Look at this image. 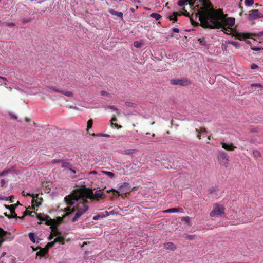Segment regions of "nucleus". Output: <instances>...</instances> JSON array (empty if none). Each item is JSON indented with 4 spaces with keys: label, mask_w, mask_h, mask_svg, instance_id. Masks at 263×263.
Masks as SVG:
<instances>
[{
    "label": "nucleus",
    "mask_w": 263,
    "mask_h": 263,
    "mask_svg": "<svg viewBox=\"0 0 263 263\" xmlns=\"http://www.w3.org/2000/svg\"><path fill=\"white\" fill-rule=\"evenodd\" d=\"M64 211L65 212H66V213H67L70 212V211H72V209H71L69 207H67V208H65Z\"/></svg>",
    "instance_id": "obj_53"
},
{
    "label": "nucleus",
    "mask_w": 263,
    "mask_h": 263,
    "mask_svg": "<svg viewBox=\"0 0 263 263\" xmlns=\"http://www.w3.org/2000/svg\"><path fill=\"white\" fill-rule=\"evenodd\" d=\"M250 67L252 69H255L258 68V66L256 64L254 63L252 64L251 65Z\"/></svg>",
    "instance_id": "obj_47"
},
{
    "label": "nucleus",
    "mask_w": 263,
    "mask_h": 263,
    "mask_svg": "<svg viewBox=\"0 0 263 263\" xmlns=\"http://www.w3.org/2000/svg\"><path fill=\"white\" fill-rule=\"evenodd\" d=\"M220 144L222 146V147L224 149L228 151H233L236 148L233 143H231L230 144H227L224 142H220Z\"/></svg>",
    "instance_id": "obj_12"
},
{
    "label": "nucleus",
    "mask_w": 263,
    "mask_h": 263,
    "mask_svg": "<svg viewBox=\"0 0 263 263\" xmlns=\"http://www.w3.org/2000/svg\"><path fill=\"white\" fill-rule=\"evenodd\" d=\"M71 172H72L73 174H75L76 173V171L73 169H72L71 167L69 169Z\"/></svg>",
    "instance_id": "obj_62"
},
{
    "label": "nucleus",
    "mask_w": 263,
    "mask_h": 263,
    "mask_svg": "<svg viewBox=\"0 0 263 263\" xmlns=\"http://www.w3.org/2000/svg\"><path fill=\"white\" fill-rule=\"evenodd\" d=\"M181 15H183L185 16L190 17V13L184 9V12L180 13Z\"/></svg>",
    "instance_id": "obj_44"
},
{
    "label": "nucleus",
    "mask_w": 263,
    "mask_h": 263,
    "mask_svg": "<svg viewBox=\"0 0 263 263\" xmlns=\"http://www.w3.org/2000/svg\"><path fill=\"white\" fill-rule=\"evenodd\" d=\"M27 196H31L32 197L33 199L32 200V203H35L36 206L39 207L41 205V202H37V200H35V198H38L39 194H36L34 195V194H31L30 193H27Z\"/></svg>",
    "instance_id": "obj_16"
},
{
    "label": "nucleus",
    "mask_w": 263,
    "mask_h": 263,
    "mask_svg": "<svg viewBox=\"0 0 263 263\" xmlns=\"http://www.w3.org/2000/svg\"><path fill=\"white\" fill-rule=\"evenodd\" d=\"M117 120V118L115 117H112V119H111V126H112L113 125H115V127H118V125L116 123H115L114 124L113 122H115Z\"/></svg>",
    "instance_id": "obj_40"
},
{
    "label": "nucleus",
    "mask_w": 263,
    "mask_h": 263,
    "mask_svg": "<svg viewBox=\"0 0 263 263\" xmlns=\"http://www.w3.org/2000/svg\"><path fill=\"white\" fill-rule=\"evenodd\" d=\"M222 31L227 34H232L233 36L235 37L239 40L246 39H252L253 36H256L255 34H250L248 33H240L237 32L235 30H233L232 28L230 27L223 26L221 28Z\"/></svg>",
    "instance_id": "obj_6"
},
{
    "label": "nucleus",
    "mask_w": 263,
    "mask_h": 263,
    "mask_svg": "<svg viewBox=\"0 0 263 263\" xmlns=\"http://www.w3.org/2000/svg\"><path fill=\"white\" fill-rule=\"evenodd\" d=\"M50 228L51 230L52 235L53 236L61 235V232L59 231L56 224L50 226Z\"/></svg>",
    "instance_id": "obj_15"
},
{
    "label": "nucleus",
    "mask_w": 263,
    "mask_h": 263,
    "mask_svg": "<svg viewBox=\"0 0 263 263\" xmlns=\"http://www.w3.org/2000/svg\"><path fill=\"white\" fill-rule=\"evenodd\" d=\"M251 50L253 51H259L261 50L262 48L261 47H252L251 46Z\"/></svg>",
    "instance_id": "obj_46"
},
{
    "label": "nucleus",
    "mask_w": 263,
    "mask_h": 263,
    "mask_svg": "<svg viewBox=\"0 0 263 263\" xmlns=\"http://www.w3.org/2000/svg\"><path fill=\"white\" fill-rule=\"evenodd\" d=\"M201 3L202 6L197 10V12L195 14V18L198 17L200 22V26L206 28L216 18L219 10H215L212 4L209 0H198Z\"/></svg>",
    "instance_id": "obj_1"
},
{
    "label": "nucleus",
    "mask_w": 263,
    "mask_h": 263,
    "mask_svg": "<svg viewBox=\"0 0 263 263\" xmlns=\"http://www.w3.org/2000/svg\"><path fill=\"white\" fill-rule=\"evenodd\" d=\"M258 36H263V31L259 32L257 35Z\"/></svg>",
    "instance_id": "obj_61"
},
{
    "label": "nucleus",
    "mask_w": 263,
    "mask_h": 263,
    "mask_svg": "<svg viewBox=\"0 0 263 263\" xmlns=\"http://www.w3.org/2000/svg\"><path fill=\"white\" fill-rule=\"evenodd\" d=\"M164 247L166 250L174 251L176 249V246L173 242H169L164 244Z\"/></svg>",
    "instance_id": "obj_14"
},
{
    "label": "nucleus",
    "mask_w": 263,
    "mask_h": 263,
    "mask_svg": "<svg viewBox=\"0 0 263 263\" xmlns=\"http://www.w3.org/2000/svg\"><path fill=\"white\" fill-rule=\"evenodd\" d=\"M201 45H203L205 44V41L204 38H200L198 39Z\"/></svg>",
    "instance_id": "obj_42"
},
{
    "label": "nucleus",
    "mask_w": 263,
    "mask_h": 263,
    "mask_svg": "<svg viewBox=\"0 0 263 263\" xmlns=\"http://www.w3.org/2000/svg\"><path fill=\"white\" fill-rule=\"evenodd\" d=\"M30 240L33 243L35 242V236L33 233L30 232L28 234Z\"/></svg>",
    "instance_id": "obj_30"
},
{
    "label": "nucleus",
    "mask_w": 263,
    "mask_h": 263,
    "mask_svg": "<svg viewBox=\"0 0 263 263\" xmlns=\"http://www.w3.org/2000/svg\"><path fill=\"white\" fill-rule=\"evenodd\" d=\"M150 17L155 18L156 20H159L160 18H161V16L157 13H152L150 15Z\"/></svg>",
    "instance_id": "obj_27"
},
{
    "label": "nucleus",
    "mask_w": 263,
    "mask_h": 263,
    "mask_svg": "<svg viewBox=\"0 0 263 263\" xmlns=\"http://www.w3.org/2000/svg\"><path fill=\"white\" fill-rule=\"evenodd\" d=\"M5 241V239H0V247L2 246L3 243Z\"/></svg>",
    "instance_id": "obj_59"
},
{
    "label": "nucleus",
    "mask_w": 263,
    "mask_h": 263,
    "mask_svg": "<svg viewBox=\"0 0 263 263\" xmlns=\"http://www.w3.org/2000/svg\"><path fill=\"white\" fill-rule=\"evenodd\" d=\"M49 88L51 91L57 92H60V93L63 94L68 97H72L73 96V93L70 91L60 90L57 87H56L55 86H50L49 87Z\"/></svg>",
    "instance_id": "obj_10"
},
{
    "label": "nucleus",
    "mask_w": 263,
    "mask_h": 263,
    "mask_svg": "<svg viewBox=\"0 0 263 263\" xmlns=\"http://www.w3.org/2000/svg\"><path fill=\"white\" fill-rule=\"evenodd\" d=\"M195 132L197 133V138L198 139H201V133H206L207 131H206V129L205 127H200V129L195 128Z\"/></svg>",
    "instance_id": "obj_19"
},
{
    "label": "nucleus",
    "mask_w": 263,
    "mask_h": 263,
    "mask_svg": "<svg viewBox=\"0 0 263 263\" xmlns=\"http://www.w3.org/2000/svg\"><path fill=\"white\" fill-rule=\"evenodd\" d=\"M45 221V224L47 226H52L56 224V221L54 219H51L50 217L49 218H47Z\"/></svg>",
    "instance_id": "obj_20"
},
{
    "label": "nucleus",
    "mask_w": 263,
    "mask_h": 263,
    "mask_svg": "<svg viewBox=\"0 0 263 263\" xmlns=\"http://www.w3.org/2000/svg\"><path fill=\"white\" fill-rule=\"evenodd\" d=\"M8 234L7 231H4L2 228H0V238L4 239V237Z\"/></svg>",
    "instance_id": "obj_29"
},
{
    "label": "nucleus",
    "mask_w": 263,
    "mask_h": 263,
    "mask_svg": "<svg viewBox=\"0 0 263 263\" xmlns=\"http://www.w3.org/2000/svg\"><path fill=\"white\" fill-rule=\"evenodd\" d=\"M179 212V209L173 208L164 211V213H176Z\"/></svg>",
    "instance_id": "obj_24"
},
{
    "label": "nucleus",
    "mask_w": 263,
    "mask_h": 263,
    "mask_svg": "<svg viewBox=\"0 0 263 263\" xmlns=\"http://www.w3.org/2000/svg\"><path fill=\"white\" fill-rule=\"evenodd\" d=\"M54 242H59L60 243H62V245H64L65 243V239L63 236H58L55 238V239L54 240Z\"/></svg>",
    "instance_id": "obj_23"
},
{
    "label": "nucleus",
    "mask_w": 263,
    "mask_h": 263,
    "mask_svg": "<svg viewBox=\"0 0 263 263\" xmlns=\"http://www.w3.org/2000/svg\"><path fill=\"white\" fill-rule=\"evenodd\" d=\"M36 217L39 220L42 221H44L47 219V218H49V216L48 215H44L42 216L41 214H37Z\"/></svg>",
    "instance_id": "obj_22"
},
{
    "label": "nucleus",
    "mask_w": 263,
    "mask_h": 263,
    "mask_svg": "<svg viewBox=\"0 0 263 263\" xmlns=\"http://www.w3.org/2000/svg\"><path fill=\"white\" fill-rule=\"evenodd\" d=\"M39 252H37L36 254V256L43 257L48 252V248H40Z\"/></svg>",
    "instance_id": "obj_18"
},
{
    "label": "nucleus",
    "mask_w": 263,
    "mask_h": 263,
    "mask_svg": "<svg viewBox=\"0 0 263 263\" xmlns=\"http://www.w3.org/2000/svg\"><path fill=\"white\" fill-rule=\"evenodd\" d=\"M7 26L8 27H13L15 26V24L13 22H9L7 23Z\"/></svg>",
    "instance_id": "obj_52"
},
{
    "label": "nucleus",
    "mask_w": 263,
    "mask_h": 263,
    "mask_svg": "<svg viewBox=\"0 0 263 263\" xmlns=\"http://www.w3.org/2000/svg\"><path fill=\"white\" fill-rule=\"evenodd\" d=\"M218 163L222 166L227 167L229 164V157L224 151H219L217 156Z\"/></svg>",
    "instance_id": "obj_7"
},
{
    "label": "nucleus",
    "mask_w": 263,
    "mask_h": 263,
    "mask_svg": "<svg viewBox=\"0 0 263 263\" xmlns=\"http://www.w3.org/2000/svg\"><path fill=\"white\" fill-rule=\"evenodd\" d=\"M1 186H4L5 184V181L4 179L1 180Z\"/></svg>",
    "instance_id": "obj_57"
},
{
    "label": "nucleus",
    "mask_w": 263,
    "mask_h": 263,
    "mask_svg": "<svg viewBox=\"0 0 263 263\" xmlns=\"http://www.w3.org/2000/svg\"><path fill=\"white\" fill-rule=\"evenodd\" d=\"M177 4L179 6H183L188 4L190 5V1L189 0H179Z\"/></svg>",
    "instance_id": "obj_25"
},
{
    "label": "nucleus",
    "mask_w": 263,
    "mask_h": 263,
    "mask_svg": "<svg viewBox=\"0 0 263 263\" xmlns=\"http://www.w3.org/2000/svg\"><path fill=\"white\" fill-rule=\"evenodd\" d=\"M0 79L3 80L4 81H7V79L6 78H5V77H4L0 76Z\"/></svg>",
    "instance_id": "obj_60"
},
{
    "label": "nucleus",
    "mask_w": 263,
    "mask_h": 263,
    "mask_svg": "<svg viewBox=\"0 0 263 263\" xmlns=\"http://www.w3.org/2000/svg\"><path fill=\"white\" fill-rule=\"evenodd\" d=\"M62 167L63 168H68L69 169V168L71 166L70 164L67 162H62Z\"/></svg>",
    "instance_id": "obj_31"
},
{
    "label": "nucleus",
    "mask_w": 263,
    "mask_h": 263,
    "mask_svg": "<svg viewBox=\"0 0 263 263\" xmlns=\"http://www.w3.org/2000/svg\"><path fill=\"white\" fill-rule=\"evenodd\" d=\"M184 237L185 239L187 240H194L196 236L195 235L185 234L184 235Z\"/></svg>",
    "instance_id": "obj_28"
},
{
    "label": "nucleus",
    "mask_w": 263,
    "mask_h": 263,
    "mask_svg": "<svg viewBox=\"0 0 263 263\" xmlns=\"http://www.w3.org/2000/svg\"><path fill=\"white\" fill-rule=\"evenodd\" d=\"M54 236H53V235H52V234H51L50 236L49 237V239L50 240H51L54 237Z\"/></svg>",
    "instance_id": "obj_64"
},
{
    "label": "nucleus",
    "mask_w": 263,
    "mask_h": 263,
    "mask_svg": "<svg viewBox=\"0 0 263 263\" xmlns=\"http://www.w3.org/2000/svg\"><path fill=\"white\" fill-rule=\"evenodd\" d=\"M55 243V242H54V241L49 242L47 244L45 248H48V250L50 248L53 247L54 246Z\"/></svg>",
    "instance_id": "obj_38"
},
{
    "label": "nucleus",
    "mask_w": 263,
    "mask_h": 263,
    "mask_svg": "<svg viewBox=\"0 0 263 263\" xmlns=\"http://www.w3.org/2000/svg\"><path fill=\"white\" fill-rule=\"evenodd\" d=\"M170 83L173 85L184 86L191 84L190 81L186 78L173 79L170 80Z\"/></svg>",
    "instance_id": "obj_9"
},
{
    "label": "nucleus",
    "mask_w": 263,
    "mask_h": 263,
    "mask_svg": "<svg viewBox=\"0 0 263 263\" xmlns=\"http://www.w3.org/2000/svg\"><path fill=\"white\" fill-rule=\"evenodd\" d=\"M8 172H9L8 170H5L3 172L0 173V175L2 176H5L6 175H7L8 174Z\"/></svg>",
    "instance_id": "obj_45"
},
{
    "label": "nucleus",
    "mask_w": 263,
    "mask_h": 263,
    "mask_svg": "<svg viewBox=\"0 0 263 263\" xmlns=\"http://www.w3.org/2000/svg\"><path fill=\"white\" fill-rule=\"evenodd\" d=\"M102 173L103 174H106L109 178H110L111 179L114 178V177H115V174L112 172H107V171H102Z\"/></svg>",
    "instance_id": "obj_26"
},
{
    "label": "nucleus",
    "mask_w": 263,
    "mask_h": 263,
    "mask_svg": "<svg viewBox=\"0 0 263 263\" xmlns=\"http://www.w3.org/2000/svg\"><path fill=\"white\" fill-rule=\"evenodd\" d=\"M251 86L252 87H260L261 86V85L259 83H254V84H251Z\"/></svg>",
    "instance_id": "obj_49"
},
{
    "label": "nucleus",
    "mask_w": 263,
    "mask_h": 263,
    "mask_svg": "<svg viewBox=\"0 0 263 263\" xmlns=\"http://www.w3.org/2000/svg\"><path fill=\"white\" fill-rule=\"evenodd\" d=\"M181 220L184 221L186 223H189L190 222V218L188 216L182 217L181 218Z\"/></svg>",
    "instance_id": "obj_41"
},
{
    "label": "nucleus",
    "mask_w": 263,
    "mask_h": 263,
    "mask_svg": "<svg viewBox=\"0 0 263 263\" xmlns=\"http://www.w3.org/2000/svg\"><path fill=\"white\" fill-rule=\"evenodd\" d=\"M180 15H181V13H179L178 12H174L172 15H170L168 17V18L171 21H174V22H176L177 20V16Z\"/></svg>",
    "instance_id": "obj_21"
},
{
    "label": "nucleus",
    "mask_w": 263,
    "mask_h": 263,
    "mask_svg": "<svg viewBox=\"0 0 263 263\" xmlns=\"http://www.w3.org/2000/svg\"><path fill=\"white\" fill-rule=\"evenodd\" d=\"M91 135L93 136L103 137V134L102 133H99L96 134L95 133H92Z\"/></svg>",
    "instance_id": "obj_50"
},
{
    "label": "nucleus",
    "mask_w": 263,
    "mask_h": 263,
    "mask_svg": "<svg viewBox=\"0 0 263 263\" xmlns=\"http://www.w3.org/2000/svg\"><path fill=\"white\" fill-rule=\"evenodd\" d=\"M103 137H109L110 135L108 134H103Z\"/></svg>",
    "instance_id": "obj_63"
},
{
    "label": "nucleus",
    "mask_w": 263,
    "mask_h": 263,
    "mask_svg": "<svg viewBox=\"0 0 263 263\" xmlns=\"http://www.w3.org/2000/svg\"><path fill=\"white\" fill-rule=\"evenodd\" d=\"M25 213H26V214H28L30 216H32V217H33L34 216V215H36V214H37L34 211H26L25 212Z\"/></svg>",
    "instance_id": "obj_39"
},
{
    "label": "nucleus",
    "mask_w": 263,
    "mask_h": 263,
    "mask_svg": "<svg viewBox=\"0 0 263 263\" xmlns=\"http://www.w3.org/2000/svg\"><path fill=\"white\" fill-rule=\"evenodd\" d=\"M107 108H109V109H112V110H118L117 107L116 106H115V105H109L107 107Z\"/></svg>",
    "instance_id": "obj_43"
},
{
    "label": "nucleus",
    "mask_w": 263,
    "mask_h": 263,
    "mask_svg": "<svg viewBox=\"0 0 263 263\" xmlns=\"http://www.w3.org/2000/svg\"><path fill=\"white\" fill-rule=\"evenodd\" d=\"M66 216H65V215L63 216V217H58L57 218V219L55 220L56 221V226L57 224H60L61 222H62L63 220V218L64 217H65Z\"/></svg>",
    "instance_id": "obj_34"
},
{
    "label": "nucleus",
    "mask_w": 263,
    "mask_h": 263,
    "mask_svg": "<svg viewBox=\"0 0 263 263\" xmlns=\"http://www.w3.org/2000/svg\"><path fill=\"white\" fill-rule=\"evenodd\" d=\"M81 197H85L91 200L99 201L103 198V192L101 190L93 192L92 189L85 187L74 190L71 194L66 196L64 200L68 205L74 204V201H78Z\"/></svg>",
    "instance_id": "obj_2"
},
{
    "label": "nucleus",
    "mask_w": 263,
    "mask_h": 263,
    "mask_svg": "<svg viewBox=\"0 0 263 263\" xmlns=\"http://www.w3.org/2000/svg\"><path fill=\"white\" fill-rule=\"evenodd\" d=\"M253 155L255 158H259L261 157V153L257 150H254L253 152Z\"/></svg>",
    "instance_id": "obj_32"
},
{
    "label": "nucleus",
    "mask_w": 263,
    "mask_h": 263,
    "mask_svg": "<svg viewBox=\"0 0 263 263\" xmlns=\"http://www.w3.org/2000/svg\"><path fill=\"white\" fill-rule=\"evenodd\" d=\"M100 218H102V216H101L100 215H97L93 217V219L96 220L100 219Z\"/></svg>",
    "instance_id": "obj_48"
},
{
    "label": "nucleus",
    "mask_w": 263,
    "mask_h": 263,
    "mask_svg": "<svg viewBox=\"0 0 263 263\" xmlns=\"http://www.w3.org/2000/svg\"><path fill=\"white\" fill-rule=\"evenodd\" d=\"M254 3V0H245V4L246 6H252Z\"/></svg>",
    "instance_id": "obj_37"
},
{
    "label": "nucleus",
    "mask_w": 263,
    "mask_h": 263,
    "mask_svg": "<svg viewBox=\"0 0 263 263\" xmlns=\"http://www.w3.org/2000/svg\"><path fill=\"white\" fill-rule=\"evenodd\" d=\"M85 197H81L78 200H80V202L77 205L72 209V211L70 212L66 213L65 216H68L72 212L76 211L74 216L71 219L72 222H75L78 221V219L84 214H85L88 209L89 202L85 199Z\"/></svg>",
    "instance_id": "obj_4"
},
{
    "label": "nucleus",
    "mask_w": 263,
    "mask_h": 263,
    "mask_svg": "<svg viewBox=\"0 0 263 263\" xmlns=\"http://www.w3.org/2000/svg\"><path fill=\"white\" fill-rule=\"evenodd\" d=\"M172 30L174 32H176V33H178L179 32V29L178 28H173L172 29Z\"/></svg>",
    "instance_id": "obj_56"
},
{
    "label": "nucleus",
    "mask_w": 263,
    "mask_h": 263,
    "mask_svg": "<svg viewBox=\"0 0 263 263\" xmlns=\"http://www.w3.org/2000/svg\"><path fill=\"white\" fill-rule=\"evenodd\" d=\"M193 17H194V14H192L191 17H190V20H191V22L192 24L194 26H198L199 25V23L195 22L193 20Z\"/></svg>",
    "instance_id": "obj_36"
},
{
    "label": "nucleus",
    "mask_w": 263,
    "mask_h": 263,
    "mask_svg": "<svg viewBox=\"0 0 263 263\" xmlns=\"http://www.w3.org/2000/svg\"><path fill=\"white\" fill-rule=\"evenodd\" d=\"M5 206L6 209H9L10 211L11 214L10 215L11 216H9V218H17V214L15 212V206L13 204H11L10 205H5Z\"/></svg>",
    "instance_id": "obj_11"
},
{
    "label": "nucleus",
    "mask_w": 263,
    "mask_h": 263,
    "mask_svg": "<svg viewBox=\"0 0 263 263\" xmlns=\"http://www.w3.org/2000/svg\"><path fill=\"white\" fill-rule=\"evenodd\" d=\"M118 186L120 192L112 189L108 192H111L114 196H121L122 198H124V196L126 197L127 195H129L132 192L131 186H130L129 183L127 182H124L121 184H118Z\"/></svg>",
    "instance_id": "obj_5"
},
{
    "label": "nucleus",
    "mask_w": 263,
    "mask_h": 263,
    "mask_svg": "<svg viewBox=\"0 0 263 263\" xmlns=\"http://www.w3.org/2000/svg\"><path fill=\"white\" fill-rule=\"evenodd\" d=\"M142 45V42L140 41H135L134 42V46L136 48H141Z\"/></svg>",
    "instance_id": "obj_35"
},
{
    "label": "nucleus",
    "mask_w": 263,
    "mask_h": 263,
    "mask_svg": "<svg viewBox=\"0 0 263 263\" xmlns=\"http://www.w3.org/2000/svg\"><path fill=\"white\" fill-rule=\"evenodd\" d=\"M10 115L12 118H13L14 119H16L17 118V116L14 114H10Z\"/></svg>",
    "instance_id": "obj_58"
},
{
    "label": "nucleus",
    "mask_w": 263,
    "mask_h": 263,
    "mask_svg": "<svg viewBox=\"0 0 263 263\" xmlns=\"http://www.w3.org/2000/svg\"><path fill=\"white\" fill-rule=\"evenodd\" d=\"M108 12L112 15L116 16L121 19L123 18V13L122 12H117L113 9H109L108 10Z\"/></svg>",
    "instance_id": "obj_13"
},
{
    "label": "nucleus",
    "mask_w": 263,
    "mask_h": 263,
    "mask_svg": "<svg viewBox=\"0 0 263 263\" xmlns=\"http://www.w3.org/2000/svg\"><path fill=\"white\" fill-rule=\"evenodd\" d=\"M225 208L222 205L215 203L213 205V209L210 213L211 217L219 216L224 213Z\"/></svg>",
    "instance_id": "obj_8"
},
{
    "label": "nucleus",
    "mask_w": 263,
    "mask_h": 263,
    "mask_svg": "<svg viewBox=\"0 0 263 263\" xmlns=\"http://www.w3.org/2000/svg\"><path fill=\"white\" fill-rule=\"evenodd\" d=\"M93 125V120L89 119L87 122V130L88 131L89 129L92 128Z\"/></svg>",
    "instance_id": "obj_33"
},
{
    "label": "nucleus",
    "mask_w": 263,
    "mask_h": 263,
    "mask_svg": "<svg viewBox=\"0 0 263 263\" xmlns=\"http://www.w3.org/2000/svg\"><path fill=\"white\" fill-rule=\"evenodd\" d=\"M62 162V161L61 160L58 159H54L52 160V163H61Z\"/></svg>",
    "instance_id": "obj_54"
},
{
    "label": "nucleus",
    "mask_w": 263,
    "mask_h": 263,
    "mask_svg": "<svg viewBox=\"0 0 263 263\" xmlns=\"http://www.w3.org/2000/svg\"><path fill=\"white\" fill-rule=\"evenodd\" d=\"M101 95L102 96H108L109 93L105 91L102 90L101 91Z\"/></svg>",
    "instance_id": "obj_51"
},
{
    "label": "nucleus",
    "mask_w": 263,
    "mask_h": 263,
    "mask_svg": "<svg viewBox=\"0 0 263 263\" xmlns=\"http://www.w3.org/2000/svg\"><path fill=\"white\" fill-rule=\"evenodd\" d=\"M258 10L257 9H254L250 11L249 16L250 18L255 19L258 17Z\"/></svg>",
    "instance_id": "obj_17"
},
{
    "label": "nucleus",
    "mask_w": 263,
    "mask_h": 263,
    "mask_svg": "<svg viewBox=\"0 0 263 263\" xmlns=\"http://www.w3.org/2000/svg\"><path fill=\"white\" fill-rule=\"evenodd\" d=\"M235 22V20L234 18L226 17V16L223 13L222 10L220 9L217 13V16L216 18H214L206 28L220 29L223 26L231 27L234 25Z\"/></svg>",
    "instance_id": "obj_3"
},
{
    "label": "nucleus",
    "mask_w": 263,
    "mask_h": 263,
    "mask_svg": "<svg viewBox=\"0 0 263 263\" xmlns=\"http://www.w3.org/2000/svg\"><path fill=\"white\" fill-rule=\"evenodd\" d=\"M35 200H37V202H41V204H42V202L43 201V198H35Z\"/></svg>",
    "instance_id": "obj_55"
}]
</instances>
